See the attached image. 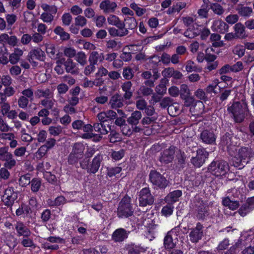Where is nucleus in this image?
Here are the masks:
<instances>
[{"label":"nucleus","mask_w":254,"mask_h":254,"mask_svg":"<svg viewBox=\"0 0 254 254\" xmlns=\"http://www.w3.org/2000/svg\"><path fill=\"white\" fill-rule=\"evenodd\" d=\"M227 110L236 122L241 123L244 120L245 113L248 111V103L244 99L234 102L228 106Z\"/></svg>","instance_id":"f257e3e1"},{"label":"nucleus","mask_w":254,"mask_h":254,"mask_svg":"<svg viewBox=\"0 0 254 254\" xmlns=\"http://www.w3.org/2000/svg\"><path fill=\"white\" fill-rule=\"evenodd\" d=\"M254 153L250 147H242L238 151V158H234L237 161L233 160V165L236 167H243L247 164L254 156Z\"/></svg>","instance_id":"f03ea898"},{"label":"nucleus","mask_w":254,"mask_h":254,"mask_svg":"<svg viewBox=\"0 0 254 254\" xmlns=\"http://www.w3.org/2000/svg\"><path fill=\"white\" fill-rule=\"evenodd\" d=\"M209 171L213 175L219 177L225 175L229 170L228 163L224 160L212 161L208 166Z\"/></svg>","instance_id":"7ed1b4c3"},{"label":"nucleus","mask_w":254,"mask_h":254,"mask_svg":"<svg viewBox=\"0 0 254 254\" xmlns=\"http://www.w3.org/2000/svg\"><path fill=\"white\" fill-rule=\"evenodd\" d=\"M133 212V211L130 204V198L126 196L119 203L117 210V215L120 218H127L131 216Z\"/></svg>","instance_id":"20e7f679"},{"label":"nucleus","mask_w":254,"mask_h":254,"mask_svg":"<svg viewBox=\"0 0 254 254\" xmlns=\"http://www.w3.org/2000/svg\"><path fill=\"white\" fill-rule=\"evenodd\" d=\"M84 145L81 143H75L72 146V149L68 157V162L71 165L76 164L83 156Z\"/></svg>","instance_id":"39448f33"},{"label":"nucleus","mask_w":254,"mask_h":254,"mask_svg":"<svg viewBox=\"0 0 254 254\" xmlns=\"http://www.w3.org/2000/svg\"><path fill=\"white\" fill-rule=\"evenodd\" d=\"M45 58L44 52L39 48L31 49L27 55V60L33 67H36L38 65V63L35 60L43 62Z\"/></svg>","instance_id":"423d86ee"},{"label":"nucleus","mask_w":254,"mask_h":254,"mask_svg":"<svg viewBox=\"0 0 254 254\" xmlns=\"http://www.w3.org/2000/svg\"><path fill=\"white\" fill-rule=\"evenodd\" d=\"M149 180L155 188L159 189L165 188L168 184V181L161 174L155 171H151L149 174Z\"/></svg>","instance_id":"0eeeda50"},{"label":"nucleus","mask_w":254,"mask_h":254,"mask_svg":"<svg viewBox=\"0 0 254 254\" xmlns=\"http://www.w3.org/2000/svg\"><path fill=\"white\" fill-rule=\"evenodd\" d=\"M139 205L140 206H146L152 205L154 201V198L151 194L149 188L142 189L138 195Z\"/></svg>","instance_id":"6e6552de"},{"label":"nucleus","mask_w":254,"mask_h":254,"mask_svg":"<svg viewBox=\"0 0 254 254\" xmlns=\"http://www.w3.org/2000/svg\"><path fill=\"white\" fill-rule=\"evenodd\" d=\"M208 156L209 153L205 149H198L196 151V156L191 158L190 162L194 167L200 168L205 163Z\"/></svg>","instance_id":"1a4fd4ad"},{"label":"nucleus","mask_w":254,"mask_h":254,"mask_svg":"<svg viewBox=\"0 0 254 254\" xmlns=\"http://www.w3.org/2000/svg\"><path fill=\"white\" fill-rule=\"evenodd\" d=\"M199 137L203 143L212 145L215 143L216 135L213 131L205 129L201 132Z\"/></svg>","instance_id":"9d476101"},{"label":"nucleus","mask_w":254,"mask_h":254,"mask_svg":"<svg viewBox=\"0 0 254 254\" xmlns=\"http://www.w3.org/2000/svg\"><path fill=\"white\" fill-rule=\"evenodd\" d=\"M203 227L199 223L192 229L189 234L190 240L192 243H197L203 236Z\"/></svg>","instance_id":"9b49d317"},{"label":"nucleus","mask_w":254,"mask_h":254,"mask_svg":"<svg viewBox=\"0 0 254 254\" xmlns=\"http://www.w3.org/2000/svg\"><path fill=\"white\" fill-rule=\"evenodd\" d=\"M254 209V196L248 198L238 210L239 214L244 217Z\"/></svg>","instance_id":"f8f14e48"},{"label":"nucleus","mask_w":254,"mask_h":254,"mask_svg":"<svg viewBox=\"0 0 254 254\" xmlns=\"http://www.w3.org/2000/svg\"><path fill=\"white\" fill-rule=\"evenodd\" d=\"M175 150L174 147L165 150L161 154L159 160L162 163L168 164L172 161L174 159Z\"/></svg>","instance_id":"ddd939ff"},{"label":"nucleus","mask_w":254,"mask_h":254,"mask_svg":"<svg viewBox=\"0 0 254 254\" xmlns=\"http://www.w3.org/2000/svg\"><path fill=\"white\" fill-rule=\"evenodd\" d=\"M14 226L18 236H30L31 232L30 229L23 222H17Z\"/></svg>","instance_id":"4468645a"},{"label":"nucleus","mask_w":254,"mask_h":254,"mask_svg":"<svg viewBox=\"0 0 254 254\" xmlns=\"http://www.w3.org/2000/svg\"><path fill=\"white\" fill-rule=\"evenodd\" d=\"M102 161L103 156L102 155L98 154L95 156L87 170V172L95 174L98 171Z\"/></svg>","instance_id":"2eb2a0df"},{"label":"nucleus","mask_w":254,"mask_h":254,"mask_svg":"<svg viewBox=\"0 0 254 254\" xmlns=\"http://www.w3.org/2000/svg\"><path fill=\"white\" fill-rule=\"evenodd\" d=\"M211 28L213 31L225 33L228 31L229 26L221 20H216L213 22Z\"/></svg>","instance_id":"dca6fc26"},{"label":"nucleus","mask_w":254,"mask_h":254,"mask_svg":"<svg viewBox=\"0 0 254 254\" xmlns=\"http://www.w3.org/2000/svg\"><path fill=\"white\" fill-rule=\"evenodd\" d=\"M110 27L108 29L109 34L112 37H124L127 35V30L125 25Z\"/></svg>","instance_id":"f3484780"},{"label":"nucleus","mask_w":254,"mask_h":254,"mask_svg":"<svg viewBox=\"0 0 254 254\" xmlns=\"http://www.w3.org/2000/svg\"><path fill=\"white\" fill-rule=\"evenodd\" d=\"M117 7V3L110 0H104L100 4V8L106 13L114 12Z\"/></svg>","instance_id":"a211bd4d"},{"label":"nucleus","mask_w":254,"mask_h":254,"mask_svg":"<svg viewBox=\"0 0 254 254\" xmlns=\"http://www.w3.org/2000/svg\"><path fill=\"white\" fill-rule=\"evenodd\" d=\"M16 197V194L13 190L9 188L5 190V193L2 196V201L5 205L10 206L12 205Z\"/></svg>","instance_id":"6ab92c4d"},{"label":"nucleus","mask_w":254,"mask_h":254,"mask_svg":"<svg viewBox=\"0 0 254 254\" xmlns=\"http://www.w3.org/2000/svg\"><path fill=\"white\" fill-rule=\"evenodd\" d=\"M64 66L66 71L71 74H77L79 72L78 64L70 59H68L64 63Z\"/></svg>","instance_id":"aec40b11"},{"label":"nucleus","mask_w":254,"mask_h":254,"mask_svg":"<svg viewBox=\"0 0 254 254\" xmlns=\"http://www.w3.org/2000/svg\"><path fill=\"white\" fill-rule=\"evenodd\" d=\"M128 233L123 228L117 229L112 234V239L116 242H123L127 238Z\"/></svg>","instance_id":"412c9836"},{"label":"nucleus","mask_w":254,"mask_h":254,"mask_svg":"<svg viewBox=\"0 0 254 254\" xmlns=\"http://www.w3.org/2000/svg\"><path fill=\"white\" fill-rule=\"evenodd\" d=\"M104 60L105 56L103 53H99L94 50L89 54L88 58L89 63L97 65L98 62L102 63Z\"/></svg>","instance_id":"4be33fe9"},{"label":"nucleus","mask_w":254,"mask_h":254,"mask_svg":"<svg viewBox=\"0 0 254 254\" xmlns=\"http://www.w3.org/2000/svg\"><path fill=\"white\" fill-rule=\"evenodd\" d=\"M34 94L35 97L39 99L52 98L53 97V92L48 88H38L35 91Z\"/></svg>","instance_id":"5701e85b"},{"label":"nucleus","mask_w":254,"mask_h":254,"mask_svg":"<svg viewBox=\"0 0 254 254\" xmlns=\"http://www.w3.org/2000/svg\"><path fill=\"white\" fill-rule=\"evenodd\" d=\"M236 10L240 16L245 18H248L253 14V10L251 7L244 6L242 4H238Z\"/></svg>","instance_id":"b1692460"},{"label":"nucleus","mask_w":254,"mask_h":254,"mask_svg":"<svg viewBox=\"0 0 254 254\" xmlns=\"http://www.w3.org/2000/svg\"><path fill=\"white\" fill-rule=\"evenodd\" d=\"M176 229H172L168 232L164 239V245L166 249H171L175 247V243L173 242V237L175 236Z\"/></svg>","instance_id":"393cba45"},{"label":"nucleus","mask_w":254,"mask_h":254,"mask_svg":"<svg viewBox=\"0 0 254 254\" xmlns=\"http://www.w3.org/2000/svg\"><path fill=\"white\" fill-rule=\"evenodd\" d=\"M143 129L139 126H131V127L126 123L121 127V130L123 134L127 136H130L133 133L141 132Z\"/></svg>","instance_id":"a878e982"},{"label":"nucleus","mask_w":254,"mask_h":254,"mask_svg":"<svg viewBox=\"0 0 254 254\" xmlns=\"http://www.w3.org/2000/svg\"><path fill=\"white\" fill-rule=\"evenodd\" d=\"M142 114L139 111L133 112L130 116L127 119V123L131 126H138L139 121L141 119Z\"/></svg>","instance_id":"bb28decb"},{"label":"nucleus","mask_w":254,"mask_h":254,"mask_svg":"<svg viewBox=\"0 0 254 254\" xmlns=\"http://www.w3.org/2000/svg\"><path fill=\"white\" fill-rule=\"evenodd\" d=\"M182 195L180 190H176L170 192L165 198V201L167 203H174L179 201V197Z\"/></svg>","instance_id":"cd10ccee"},{"label":"nucleus","mask_w":254,"mask_h":254,"mask_svg":"<svg viewBox=\"0 0 254 254\" xmlns=\"http://www.w3.org/2000/svg\"><path fill=\"white\" fill-rule=\"evenodd\" d=\"M123 22L124 23L125 28L127 30V35L129 33V30L135 29L137 25V21L133 17H126Z\"/></svg>","instance_id":"c85d7f7f"},{"label":"nucleus","mask_w":254,"mask_h":254,"mask_svg":"<svg viewBox=\"0 0 254 254\" xmlns=\"http://www.w3.org/2000/svg\"><path fill=\"white\" fill-rule=\"evenodd\" d=\"M109 104L110 107L113 109L121 108L124 105L123 99L118 94H116L111 97Z\"/></svg>","instance_id":"c756f323"},{"label":"nucleus","mask_w":254,"mask_h":254,"mask_svg":"<svg viewBox=\"0 0 254 254\" xmlns=\"http://www.w3.org/2000/svg\"><path fill=\"white\" fill-rule=\"evenodd\" d=\"M132 84L131 81H127L124 82L121 86L122 89L125 94L123 97L126 100L130 99L132 96V91H131V87Z\"/></svg>","instance_id":"7c9ffc66"},{"label":"nucleus","mask_w":254,"mask_h":254,"mask_svg":"<svg viewBox=\"0 0 254 254\" xmlns=\"http://www.w3.org/2000/svg\"><path fill=\"white\" fill-rule=\"evenodd\" d=\"M196 211V217L199 220L204 219L205 216L209 214L208 207L202 203V202L199 203V205H197Z\"/></svg>","instance_id":"2f4dec72"},{"label":"nucleus","mask_w":254,"mask_h":254,"mask_svg":"<svg viewBox=\"0 0 254 254\" xmlns=\"http://www.w3.org/2000/svg\"><path fill=\"white\" fill-rule=\"evenodd\" d=\"M93 128L95 131L100 133L101 134H106L111 131V126H106L104 123H95Z\"/></svg>","instance_id":"473e14b6"},{"label":"nucleus","mask_w":254,"mask_h":254,"mask_svg":"<svg viewBox=\"0 0 254 254\" xmlns=\"http://www.w3.org/2000/svg\"><path fill=\"white\" fill-rule=\"evenodd\" d=\"M223 204L228 207L230 209L235 210L239 206V202L237 200H235L233 198H231L229 196L224 198L222 200Z\"/></svg>","instance_id":"72a5a7b5"},{"label":"nucleus","mask_w":254,"mask_h":254,"mask_svg":"<svg viewBox=\"0 0 254 254\" xmlns=\"http://www.w3.org/2000/svg\"><path fill=\"white\" fill-rule=\"evenodd\" d=\"M187 4L185 2L179 1L174 4L167 10L168 14H171L176 12L179 13L182 9L185 8Z\"/></svg>","instance_id":"f704fd0d"},{"label":"nucleus","mask_w":254,"mask_h":254,"mask_svg":"<svg viewBox=\"0 0 254 254\" xmlns=\"http://www.w3.org/2000/svg\"><path fill=\"white\" fill-rule=\"evenodd\" d=\"M235 34L236 38L243 39L246 37L245 27L241 23H237L234 26Z\"/></svg>","instance_id":"c9c22d12"},{"label":"nucleus","mask_w":254,"mask_h":254,"mask_svg":"<svg viewBox=\"0 0 254 254\" xmlns=\"http://www.w3.org/2000/svg\"><path fill=\"white\" fill-rule=\"evenodd\" d=\"M185 69L188 72H200L201 69L198 67L194 62L191 60H189L186 62L185 64Z\"/></svg>","instance_id":"e433bc0d"},{"label":"nucleus","mask_w":254,"mask_h":254,"mask_svg":"<svg viewBox=\"0 0 254 254\" xmlns=\"http://www.w3.org/2000/svg\"><path fill=\"white\" fill-rule=\"evenodd\" d=\"M199 34L200 31L197 28H195L194 26H190L184 32V35L189 38H193Z\"/></svg>","instance_id":"4c0bfd02"},{"label":"nucleus","mask_w":254,"mask_h":254,"mask_svg":"<svg viewBox=\"0 0 254 254\" xmlns=\"http://www.w3.org/2000/svg\"><path fill=\"white\" fill-rule=\"evenodd\" d=\"M55 33L60 36L62 40H67L70 38L69 34L64 31V29L61 26H57L54 30Z\"/></svg>","instance_id":"58836bf2"},{"label":"nucleus","mask_w":254,"mask_h":254,"mask_svg":"<svg viewBox=\"0 0 254 254\" xmlns=\"http://www.w3.org/2000/svg\"><path fill=\"white\" fill-rule=\"evenodd\" d=\"M180 93L181 97L182 99L185 100H192V98H190V99L189 98L190 95V91L187 85L185 84L181 85Z\"/></svg>","instance_id":"ea45409f"},{"label":"nucleus","mask_w":254,"mask_h":254,"mask_svg":"<svg viewBox=\"0 0 254 254\" xmlns=\"http://www.w3.org/2000/svg\"><path fill=\"white\" fill-rule=\"evenodd\" d=\"M107 21L109 24L111 25L115 26L125 25L124 23L118 16L115 15H110L108 17Z\"/></svg>","instance_id":"a19ab883"},{"label":"nucleus","mask_w":254,"mask_h":254,"mask_svg":"<svg viewBox=\"0 0 254 254\" xmlns=\"http://www.w3.org/2000/svg\"><path fill=\"white\" fill-rule=\"evenodd\" d=\"M128 254H140L145 251V249L140 246L137 245H131L127 248Z\"/></svg>","instance_id":"79ce46f5"},{"label":"nucleus","mask_w":254,"mask_h":254,"mask_svg":"<svg viewBox=\"0 0 254 254\" xmlns=\"http://www.w3.org/2000/svg\"><path fill=\"white\" fill-rule=\"evenodd\" d=\"M75 59L82 66H84L87 63V56L85 53L82 51L76 53L75 56Z\"/></svg>","instance_id":"37998d69"},{"label":"nucleus","mask_w":254,"mask_h":254,"mask_svg":"<svg viewBox=\"0 0 254 254\" xmlns=\"http://www.w3.org/2000/svg\"><path fill=\"white\" fill-rule=\"evenodd\" d=\"M219 83V80L217 79H214L211 83H210L205 88L206 93L208 94L214 93L216 94L217 92L215 89L217 88L218 84Z\"/></svg>","instance_id":"c03bdc74"},{"label":"nucleus","mask_w":254,"mask_h":254,"mask_svg":"<svg viewBox=\"0 0 254 254\" xmlns=\"http://www.w3.org/2000/svg\"><path fill=\"white\" fill-rule=\"evenodd\" d=\"M3 166L8 169H11L13 168L16 164V161L14 158L12 154H11L7 159L4 160Z\"/></svg>","instance_id":"a18cd8bd"},{"label":"nucleus","mask_w":254,"mask_h":254,"mask_svg":"<svg viewBox=\"0 0 254 254\" xmlns=\"http://www.w3.org/2000/svg\"><path fill=\"white\" fill-rule=\"evenodd\" d=\"M55 102V100L51 99V98H46L41 100L40 104L47 110L51 109L54 106Z\"/></svg>","instance_id":"49530a36"},{"label":"nucleus","mask_w":254,"mask_h":254,"mask_svg":"<svg viewBox=\"0 0 254 254\" xmlns=\"http://www.w3.org/2000/svg\"><path fill=\"white\" fill-rule=\"evenodd\" d=\"M130 7L135 12L138 16H142L146 12V9L139 7L135 2L131 3L130 4Z\"/></svg>","instance_id":"de8ad7c7"},{"label":"nucleus","mask_w":254,"mask_h":254,"mask_svg":"<svg viewBox=\"0 0 254 254\" xmlns=\"http://www.w3.org/2000/svg\"><path fill=\"white\" fill-rule=\"evenodd\" d=\"M174 206L172 203H168L166 205L164 206L161 210V213L163 215L167 217L170 216L173 212Z\"/></svg>","instance_id":"09e8293b"},{"label":"nucleus","mask_w":254,"mask_h":254,"mask_svg":"<svg viewBox=\"0 0 254 254\" xmlns=\"http://www.w3.org/2000/svg\"><path fill=\"white\" fill-rule=\"evenodd\" d=\"M62 131L63 128L60 126H51L48 128L49 133L53 136H58L62 132Z\"/></svg>","instance_id":"8fccbe9b"},{"label":"nucleus","mask_w":254,"mask_h":254,"mask_svg":"<svg viewBox=\"0 0 254 254\" xmlns=\"http://www.w3.org/2000/svg\"><path fill=\"white\" fill-rule=\"evenodd\" d=\"M31 183V189L33 192H37L41 186V182L40 179L35 178L32 180Z\"/></svg>","instance_id":"3c124183"},{"label":"nucleus","mask_w":254,"mask_h":254,"mask_svg":"<svg viewBox=\"0 0 254 254\" xmlns=\"http://www.w3.org/2000/svg\"><path fill=\"white\" fill-rule=\"evenodd\" d=\"M210 8L215 14L220 15H222L225 11L223 7L217 3H211L210 4Z\"/></svg>","instance_id":"603ef678"},{"label":"nucleus","mask_w":254,"mask_h":254,"mask_svg":"<svg viewBox=\"0 0 254 254\" xmlns=\"http://www.w3.org/2000/svg\"><path fill=\"white\" fill-rule=\"evenodd\" d=\"M54 15L49 12L45 11L40 16L41 19L47 23H51L54 20Z\"/></svg>","instance_id":"864d4df0"},{"label":"nucleus","mask_w":254,"mask_h":254,"mask_svg":"<svg viewBox=\"0 0 254 254\" xmlns=\"http://www.w3.org/2000/svg\"><path fill=\"white\" fill-rule=\"evenodd\" d=\"M29 99L25 96H20L18 99V107L22 109H26L29 104Z\"/></svg>","instance_id":"5fc2aeb1"},{"label":"nucleus","mask_w":254,"mask_h":254,"mask_svg":"<svg viewBox=\"0 0 254 254\" xmlns=\"http://www.w3.org/2000/svg\"><path fill=\"white\" fill-rule=\"evenodd\" d=\"M138 94L144 96H149L153 93V90L146 86H141L138 91Z\"/></svg>","instance_id":"6e6d98bb"},{"label":"nucleus","mask_w":254,"mask_h":254,"mask_svg":"<svg viewBox=\"0 0 254 254\" xmlns=\"http://www.w3.org/2000/svg\"><path fill=\"white\" fill-rule=\"evenodd\" d=\"M41 8L46 12L55 15L57 12V7L55 5H50L46 3H43Z\"/></svg>","instance_id":"4d7b16f0"},{"label":"nucleus","mask_w":254,"mask_h":254,"mask_svg":"<svg viewBox=\"0 0 254 254\" xmlns=\"http://www.w3.org/2000/svg\"><path fill=\"white\" fill-rule=\"evenodd\" d=\"M12 153L8 151L7 147H1L0 148V160L3 161L7 158Z\"/></svg>","instance_id":"13d9d810"},{"label":"nucleus","mask_w":254,"mask_h":254,"mask_svg":"<svg viewBox=\"0 0 254 254\" xmlns=\"http://www.w3.org/2000/svg\"><path fill=\"white\" fill-rule=\"evenodd\" d=\"M172 100L170 97H165L160 102V106L163 108H166L168 106V110H172L174 106L171 105Z\"/></svg>","instance_id":"bf43d9fd"},{"label":"nucleus","mask_w":254,"mask_h":254,"mask_svg":"<svg viewBox=\"0 0 254 254\" xmlns=\"http://www.w3.org/2000/svg\"><path fill=\"white\" fill-rule=\"evenodd\" d=\"M21 94L22 96H25L29 99L30 101H33L34 99V95L35 94L34 91L31 87H28L24 89L22 91Z\"/></svg>","instance_id":"052dcab7"},{"label":"nucleus","mask_w":254,"mask_h":254,"mask_svg":"<svg viewBox=\"0 0 254 254\" xmlns=\"http://www.w3.org/2000/svg\"><path fill=\"white\" fill-rule=\"evenodd\" d=\"M74 22L75 26L82 27L86 25L87 20L84 16L79 15L75 18Z\"/></svg>","instance_id":"680f3d73"},{"label":"nucleus","mask_w":254,"mask_h":254,"mask_svg":"<svg viewBox=\"0 0 254 254\" xmlns=\"http://www.w3.org/2000/svg\"><path fill=\"white\" fill-rule=\"evenodd\" d=\"M31 177L29 174H25L20 177L19 182L22 187H26L30 184Z\"/></svg>","instance_id":"e2e57ef3"},{"label":"nucleus","mask_w":254,"mask_h":254,"mask_svg":"<svg viewBox=\"0 0 254 254\" xmlns=\"http://www.w3.org/2000/svg\"><path fill=\"white\" fill-rule=\"evenodd\" d=\"M221 39V36L217 33H213L211 35L210 39L211 41H214L213 45L215 47H221L223 45L222 42H219Z\"/></svg>","instance_id":"0e129e2a"},{"label":"nucleus","mask_w":254,"mask_h":254,"mask_svg":"<svg viewBox=\"0 0 254 254\" xmlns=\"http://www.w3.org/2000/svg\"><path fill=\"white\" fill-rule=\"evenodd\" d=\"M21 244L24 247H35L33 240L30 239L29 237H23Z\"/></svg>","instance_id":"69168bd1"},{"label":"nucleus","mask_w":254,"mask_h":254,"mask_svg":"<svg viewBox=\"0 0 254 254\" xmlns=\"http://www.w3.org/2000/svg\"><path fill=\"white\" fill-rule=\"evenodd\" d=\"M45 46L46 48V51L47 54H48L51 58H54L55 57V54L56 52L55 46L53 44H46Z\"/></svg>","instance_id":"338daca9"},{"label":"nucleus","mask_w":254,"mask_h":254,"mask_svg":"<svg viewBox=\"0 0 254 254\" xmlns=\"http://www.w3.org/2000/svg\"><path fill=\"white\" fill-rule=\"evenodd\" d=\"M233 51L235 55L241 58L245 54V48L242 45H237L234 47Z\"/></svg>","instance_id":"774afa93"}]
</instances>
